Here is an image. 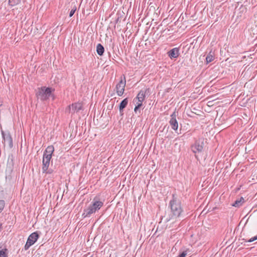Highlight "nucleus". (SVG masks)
<instances>
[{"label": "nucleus", "instance_id": "obj_1", "mask_svg": "<svg viewBox=\"0 0 257 257\" xmlns=\"http://www.w3.org/2000/svg\"><path fill=\"white\" fill-rule=\"evenodd\" d=\"M169 207L171 209V215L168 221L171 219L176 220L182 216L183 209L181 203L174 195L172 199L169 202Z\"/></svg>", "mask_w": 257, "mask_h": 257}, {"label": "nucleus", "instance_id": "obj_2", "mask_svg": "<svg viewBox=\"0 0 257 257\" xmlns=\"http://www.w3.org/2000/svg\"><path fill=\"white\" fill-rule=\"evenodd\" d=\"M103 204L104 202L100 201L97 196H95L89 206L84 209L82 217L83 218L90 217L92 214L98 212Z\"/></svg>", "mask_w": 257, "mask_h": 257}, {"label": "nucleus", "instance_id": "obj_3", "mask_svg": "<svg viewBox=\"0 0 257 257\" xmlns=\"http://www.w3.org/2000/svg\"><path fill=\"white\" fill-rule=\"evenodd\" d=\"M54 152V148L51 145L48 146L43 153L42 160V172L43 173L50 174L53 173V170L48 169V168Z\"/></svg>", "mask_w": 257, "mask_h": 257}, {"label": "nucleus", "instance_id": "obj_4", "mask_svg": "<svg viewBox=\"0 0 257 257\" xmlns=\"http://www.w3.org/2000/svg\"><path fill=\"white\" fill-rule=\"evenodd\" d=\"M54 91V89L51 87H42L37 92V96L42 101L47 100L51 96H53L52 93Z\"/></svg>", "mask_w": 257, "mask_h": 257}, {"label": "nucleus", "instance_id": "obj_5", "mask_svg": "<svg viewBox=\"0 0 257 257\" xmlns=\"http://www.w3.org/2000/svg\"><path fill=\"white\" fill-rule=\"evenodd\" d=\"M40 234L37 231L33 232L28 237L26 243L24 246L25 250H28L32 245H33L38 240Z\"/></svg>", "mask_w": 257, "mask_h": 257}, {"label": "nucleus", "instance_id": "obj_6", "mask_svg": "<svg viewBox=\"0 0 257 257\" xmlns=\"http://www.w3.org/2000/svg\"><path fill=\"white\" fill-rule=\"evenodd\" d=\"M126 85V79L124 75L120 77V80L116 84L115 87L116 92L117 95L121 96L123 95L124 91V88Z\"/></svg>", "mask_w": 257, "mask_h": 257}, {"label": "nucleus", "instance_id": "obj_7", "mask_svg": "<svg viewBox=\"0 0 257 257\" xmlns=\"http://www.w3.org/2000/svg\"><path fill=\"white\" fill-rule=\"evenodd\" d=\"M149 88H147L145 90H140L136 97L134 99V101H136V100H138L136 103H141V104L143 105V102L146 98V93L147 91H149Z\"/></svg>", "mask_w": 257, "mask_h": 257}, {"label": "nucleus", "instance_id": "obj_8", "mask_svg": "<svg viewBox=\"0 0 257 257\" xmlns=\"http://www.w3.org/2000/svg\"><path fill=\"white\" fill-rule=\"evenodd\" d=\"M177 114L176 112H174L171 115V119L169 121V123L171 126L172 128L175 131H177L178 128V123L176 119Z\"/></svg>", "mask_w": 257, "mask_h": 257}, {"label": "nucleus", "instance_id": "obj_9", "mask_svg": "<svg viewBox=\"0 0 257 257\" xmlns=\"http://www.w3.org/2000/svg\"><path fill=\"white\" fill-rule=\"evenodd\" d=\"M2 135L4 140L5 143L8 144L10 148L13 146V139L9 132H4L2 131Z\"/></svg>", "mask_w": 257, "mask_h": 257}, {"label": "nucleus", "instance_id": "obj_10", "mask_svg": "<svg viewBox=\"0 0 257 257\" xmlns=\"http://www.w3.org/2000/svg\"><path fill=\"white\" fill-rule=\"evenodd\" d=\"M202 144V143H200L198 141H196L195 143L191 147L192 151L195 154L199 153L202 152L203 149Z\"/></svg>", "mask_w": 257, "mask_h": 257}, {"label": "nucleus", "instance_id": "obj_11", "mask_svg": "<svg viewBox=\"0 0 257 257\" xmlns=\"http://www.w3.org/2000/svg\"><path fill=\"white\" fill-rule=\"evenodd\" d=\"M168 56L171 59L176 58L179 55V50L178 48H174L168 52Z\"/></svg>", "mask_w": 257, "mask_h": 257}, {"label": "nucleus", "instance_id": "obj_12", "mask_svg": "<svg viewBox=\"0 0 257 257\" xmlns=\"http://www.w3.org/2000/svg\"><path fill=\"white\" fill-rule=\"evenodd\" d=\"M82 104L80 103H73L71 105V109L74 113L81 110L82 109Z\"/></svg>", "mask_w": 257, "mask_h": 257}, {"label": "nucleus", "instance_id": "obj_13", "mask_svg": "<svg viewBox=\"0 0 257 257\" xmlns=\"http://www.w3.org/2000/svg\"><path fill=\"white\" fill-rule=\"evenodd\" d=\"M8 249L0 243V257H8Z\"/></svg>", "mask_w": 257, "mask_h": 257}, {"label": "nucleus", "instance_id": "obj_14", "mask_svg": "<svg viewBox=\"0 0 257 257\" xmlns=\"http://www.w3.org/2000/svg\"><path fill=\"white\" fill-rule=\"evenodd\" d=\"M96 51L99 56H102L104 52V48L101 44H98L96 46Z\"/></svg>", "mask_w": 257, "mask_h": 257}, {"label": "nucleus", "instance_id": "obj_15", "mask_svg": "<svg viewBox=\"0 0 257 257\" xmlns=\"http://www.w3.org/2000/svg\"><path fill=\"white\" fill-rule=\"evenodd\" d=\"M127 103H128V99L127 98L124 99L123 100L121 101V102H120V103L119 104V107L120 112L122 111L123 109L126 106Z\"/></svg>", "mask_w": 257, "mask_h": 257}, {"label": "nucleus", "instance_id": "obj_16", "mask_svg": "<svg viewBox=\"0 0 257 257\" xmlns=\"http://www.w3.org/2000/svg\"><path fill=\"white\" fill-rule=\"evenodd\" d=\"M20 1L21 0H9V4L11 6L14 7L19 4Z\"/></svg>", "mask_w": 257, "mask_h": 257}, {"label": "nucleus", "instance_id": "obj_17", "mask_svg": "<svg viewBox=\"0 0 257 257\" xmlns=\"http://www.w3.org/2000/svg\"><path fill=\"white\" fill-rule=\"evenodd\" d=\"M214 56L211 55L210 53L209 54L207 57H206V61L207 63H209L212 62L214 60Z\"/></svg>", "mask_w": 257, "mask_h": 257}, {"label": "nucleus", "instance_id": "obj_18", "mask_svg": "<svg viewBox=\"0 0 257 257\" xmlns=\"http://www.w3.org/2000/svg\"><path fill=\"white\" fill-rule=\"evenodd\" d=\"M5 206V202L4 200H0V213L3 210Z\"/></svg>", "mask_w": 257, "mask_h": 257}, {"label": "nucleus", "instance_id": "obj_19", "mask_svg": "<svg viewBox=\"0 0 257 257\" xmlns=\"http://www.w3.org/2000/svg\"><path fill=\"white\" fill-rule=\"evenodd\" d=\"M76 11V7L75 6H74L73 7V8L72 9V10H71V11L70 12L69 17H71L74 15V14L75 13Z\"/></svg>", "mask_w": 257, "mask_h": 257}, {"label": "nucleus", "instance_id": "obj_20", "mask_svg": "<svg viewBox=\"0 0 257 257\" xmlns=\"http://www.w3.org/2000/svg\"><path fill=\"white\" fill-rule=\"evenodd\" d=\"M137 105L136 106L134 111L136 113L137 112V111L139 110V109L140 108V107L142 106V104L141 103H136Z\"/></svg>", "mask_w": 257, "mask_h": 257}, {"label": "nucleus", "instance_id": "obj_21", "mask_svg": "<svg viewBox=\"0 0 257 257\" xmlns=\"http://www.w3.org/2000/svg\"><path fill=\"white\" fill-rule=\"evenodd\" d=\"M243 113L244 115L246 116V117H247V113H248V114L249 115L250 114V112H249V110H248L247 111H246V109L245 108H244V109H242V113Z\"/></svg>", "mask_w": 257, "mask_h": 257}, {"label": "nucleus", "instance_id": "obj_22", "mask_svg": "<svg viewBox=\"0 0 257 257\" xmlns=\"http://www.w3.org/2000/svg\"><path fill=\"white\" fill-rule=\"evenodd\" d=\"M256 239H257V235L254 236V237H253L251 238L250 239H249L248 240H247V242H252V241H254V240H255ZM242 240H244L245 241H246V242L247 241V240L246 239H242Z\"/></svg>", "mask_w": 257, "mask_h": 257}, {"label": "nucleus", "instance_id": "obj_23", "mask_svg": "<svg viewBox=\"0 0 257 257\" xmlns=\"http://www.w3.org/2000/svg\"><path fill=\"white\" fill-rule=\"evenodd\" d=\"M241 202V199L240 200H237L233 204V206H238V204H239Z\"/></svg>", "mask_w": 257, "mask_h": 257}, {"label": "nucleus", "instance_id": "obj_24", "mask_svg": "<svg viewBox=\"0 0 257 257\" xmlns=\"http://www.w3.org/2000/svg\"><path fill=\"white\" fill-rule=\"evenodd\" d=\"M187 254L186 251H183L181 253H180L179 255V257H185Z\"/></svg>", "mask_w": 257, "mask_h": 257}, {"label": "nucleus", "instance_id": "obj_25", "mask_svg": "<svg viewBox=\"0 0 257 257\" xmlns=\"http://www.w3.org/2000/svg\"><path fill=\"white\" fill-rule=\"evenodd\" d=\"M2 105H3V100L0 98V106H2Z\"/></svg>", "mask_w": 257, "mask_h": 257}, {"label": "nucleus", "instance_id": "obj_26", "mask_svg": "<svg viewBox=\"0 0 257 257\" xmlns=\"http://www.w3.org/2000/svg\"><path fill=\"white\" fill-rule=\"evenodd\" d=\"M241 199H242V203L243 202V200H244L243 197L241 198Z\"/></svg>", "mask_w": 257, "mask_h": 257}]
</instances>
